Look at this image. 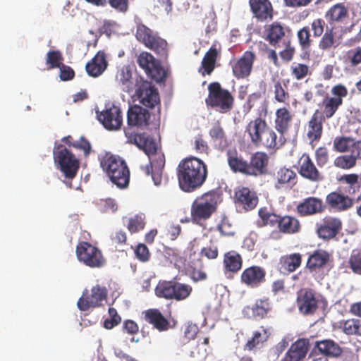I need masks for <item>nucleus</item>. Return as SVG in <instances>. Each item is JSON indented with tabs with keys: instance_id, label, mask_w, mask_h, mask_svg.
<instances>
[{
	"instance_id": "nucleus-52",
	"label": "nucleus",
	"mask_w": 361,
	"mask_h": 361,
	"mask_svg": "<svg viewBox=\"0 0 361 361\" xmlns=\"http://www.w3.org/2000/svg\"><path fill=\"white\" fill-rule=\"evenodd\" d=\"M145 215L139 213L128 219L126 227L130 233H138L142 231L146 224Z\"/></svg>"
},
{
	"instance_id": "nucleus-3",
	"label": "nucleus",
	"mask_w": 361,
	"mask_h": 361,
	"mask_svg": "<svg viewBox=\"0 0 361 361\" xmlns=\"http://www.w3.org/2000/svg\"><path fill=\"white\" fill-rule=\"evenodd\" d=\"M135 37L145 47L154 51L161 58L166 59L169 55V46L166 39L144 24H138L136 28Z\"/></svg>"
},
{
	"instance_id": "nucleus-35",
	"label": "nucleus",
	"mask_w": 361,
	"mask_h": 361,
	"mask_svg": "<svg viewBox=\"0 0 361 361\" xmlns=\"http://www.w3.org/2000/svg\"><path fill=\"white\" fill-rule=\"evenodd\" d=\"M108 62L104 51H98L85 66L87 74L92 77H98L106 69Z\"/></svg>"
},
{
	"instance_id": "nucleus-16",
	"label": "nucleus",
	"mask_w": 361,
	"mask_h": 361,
	"mask_svg": "<svg viewBox=\"0 0 361 361\" xmlns=\"http://www.w3.org/2000/svg\"><path fill=\"white\" fill-rule=\"evenodd\" d=\"M298 171L303 178L311 182L317 183L324 180V175L307 153L302 154L299 159Z\"/></svg>"
},
{
	"instance_id": "nucleus-47",
	"label": "nucleus",
	"mask_w": 361,
	"mask_h": 361,
	"mask_svg": "<svg viewBox=\"0 0 361 361\" xmlns=\"http://www.w3.org/2000/svg\"><path fill=\"white\" fill-rule=\"evenodd\" d=\"M333 145L335 151L343 153L348 152L353 146H358L361 148V140L355 142L354 139L350 137L339 136L335 137Z\"/></svg>"
},
{
	"instance_id": "nucleus-59",
	"label": "nucleus",
	"mask_w": 361,
	"mask_h": 361,
	"mask_svg": "<svg viewBox=\"0 0 361 361\" xmlns=\"http://www.w3.org/2000/svg\"><path fill=\"white\" fill-rule=\"evenodd\" d=\"M314 158L317 162V165L322 168L326 166L329 161V150L326 147H318L314 152Z\"/></svg>"
},
{
	"instance_id": "nucleus-53",
	"label": "nucleus",
	"mask_w": 361,
	"mask_h": 361,
	"mask_svg": "<svg viewBox=\"0 0 361 361\" xmlns=\"http://www.w3.org/2000/svg\"><path fill=\"white\" fill-rule=\"evenodd\" d=\"M290 71V75L296 80H302L311 74L309 66L301 63H293Z\"/></svg>"
},
{
	"instance_id": "nucleus-64",
	"label": "nucleus",
	"mask_w": 361,
	"mask_h": 361,
	"mask_svg": "<svg viewBox=\"0 0 361 361\" xmlns=\"http://www.w3.org/2000/svg\"><path fill=\"white\" fill-rule=\"evenodd\" d=\"M71 145L77 149L82 150L85 157H88L92 151V146L90 142L84 137H81L80 140L74 141Z\"/></svg>"
},
{
	"instance_id": "nucleus-18",
	"label": "nucleus",
	"mask_w": 361,
	"mask_h": 361,
	"mask_svg": "<svg viewBox=\"0 0 361 361\" xmlns=\"http://www.w3.org/2000/svg\"><path fill=\"white\" fill-rule=\"evenodd\" d=\"M97 114L99 121L106 129L116 130L121 128L123 124V116L118 106L113 105Z\"/></svg>"
},
{
	"instance_id": "nucleus-49",
	"label": "nucleus",
	"mask_w": 361,
	"mask_h": 361,
	"mask_svg": "<svg viewBox=\"0 0 361 361\" xmlns=\"http://www.w3.org/2000/svg\"><path fill=\"white\" fill-rule=\"evenodd\" d=\"M338 45L339 42L335 37L333 29L327 28L319 42V48L322 51H329Z\"/></svg>"
},
{
	"instance_id": "nucleus-15",
	"label": "nucleus",
	"mask_w": 361,
	"mask_h": 361,
	"mask_svg": "<svg viewBox=\"0 0 361 361\" xmlns=\"http://www.w3.org/2000/svg\"><path fill=\"white\" fill-rule=\"evenodd\" d=\"M135 93L143 106L150 109L158 106V109H159V94L157 88H156L151 82L147 81L141 82L138 85Z\"/></svg>"
},
{
	"instance_id": "nucleus-44",
	"label": "nucleus",
	"mask_w": 361,
	"mask_h": 361,
	"mask_svg": "<svg viewBox=\"0 0 361 361\" xmlns=\"http://www.w3.org/2000/svg\"><path fill=\"white\" fill-rule=\"evenodd\" d=\"M268 338L269 334L267 330L262 327L261 331L254 332L252 337L244 345V350L252 351L260 349Z\"/></svg>"
},
{
	"instance_id": "nucleus-51",
	"label": "nucleus",
	"mask_w": 361,
	"mask_h": 361,
	"mask_svg": "<svg viewBox=\"0 0 361 361\" xmlns=\"http://www.w3.org/2000/svg\"><path fill=\"white\" fill-rule=\"evenodd\" d=\"M118 81L121 86L123 91L130 93L134 88V83L132 80V73L127 68L121 69L118 75Z\"/></svg>"
},
{
	"instance_id": "nucleus-19",
	"label": "nucleus",
	"mask_w": 361,
	"mask_h": 361,
	"mask_svg": "<svg viewBox=\"0 0 361 361\" xmlns=\"http://www.w3.org/2000/svg\"><path fill=\"white\" fill-rule=\"evenodd\" d=\"M326 210V205L321 198L308 197L303 199L295 208L296 213L302 217L322 214Z\"/></svg>"
},
{
	"instance_id": "nucleus-38",
	"label": "nucleus",
	"mask_w": 361,
	"mask_h": 361,
	"mask_svg": "<svg viewBox=\"0 0 361 361\" xmlns=\"http://www.w3.org/2000/svg\"><path fill=\"white\" fill-rule=\"evenodd\" d=\"M302 264V255L300 253H293L282 256L279 259V271L288 274L295 271L300 267Z\"/></svg>"
},
{
	"instance_id": "nucleus-46",
	"label": "nucleus",
	"mask_w": 361,
	"mask_h": 361,
	"mask_svg": "<svg viewBox=\"0 0 361 361\" xmlns=\"http://www.w3.org/2000/svg\"><path fill=\"white\" fill-rule=\"evenodd\" d=\"M209 135L213 142L219 145V147L227 146V138L225 131L219 121L214 123L209 130Z\"/></svg>"
},
{
	"instance_id": "nucleus-2",
	"label": "nucleus",
	"mask_w": 361,
	"mask_h": 361,
	"mask_svg": "<svg viewBox=\"0 0 361 361\" xmlns=\"http://www.w3.org/2000/svg\"><path fill=\"white\" fill-rule=\"evenodd\" d=\"M99 159L101 168L114 184L119 188L128 185L130 170L124 159L110 152H106Z\"/></svg>"
},
{
	"instance_id": "nucleus-39",
	"label": "nucleus",
	"mask_w": 361,
	"mask_h": 361,
	"mask_svg": "<svg viewBox=\"0 0 361 361\" xmlns=\"http://www.w3.org/2000/svg\"><path fill=\"white\" fill-rule=\"evenodd\" d=\"M226 157L228 164L233 172L240 173L247 176V161L244 159L237 150H228Z\"/></svg>"
},
{
	"instance_id": "nucleus-55",
	"label": "nucleus",
	"mask_w": 361,
	"mask_h": 361,
	"mask_svg": "<svg viewBox=\"0 0 361 361\" xmlns=\"http://www.w3.org/2000/svg\"><path fill=\"white\" fill-rule=\"evenodd\" d=\"M357 163V157L355 155H341L337 157L334 161L336 167L348 170L353 168Z\"/></svg>"
},
{
	"instance_id": "nucleus-25",
	"label": "nucleus",
	"mask_w": 361,
	"mask_h": 361,
	"mask_svg": "<svg viewBox=\"0 0 361 361\" xmlns=\"http://www.w3.org/2000/svg\"><path fill=\"white\" fill-rule=\"evenodd\" d=\"M297 303L302 314H312L318 308L319 299L313 290L302 289L298 293Z\"/></svg>"
},
{
	"instance_id": "nucleus-9",
	"label": "nucleus",
	"mask_w": 361,
	"mask_h": 361,
	"mask_svg": "<svg viewBox=\"0 0 361 361\" xmlns=\"http://www.w3.org/2000/svg\"><path fill=\"white\" fill-rule=\"evenodd\" d=\"M75 254L80 262L90 268H101L106 263L102 250L89 242H79L75 248Z\"/></svg>"
},
{
	"instance_id": "nucleus-41",
	"label": "nucleus",
	"mask_w": 361,
	"mask_h": 361,
	"mask_svg": "<svg viewBox=\"0 0 361 361\" xmlns=\"http://www.w3.org/2000/svg\"><path fill=\"white\" fill-rule=\"evenodd\" d=\"M279 229L283 234L294 235L301 231L302 226L297 217L286 214L281 215Z\"/></svg>"
},
{
	"instance_id": "nucleus-33",
	"label": "nucleus",
	"mask_w": 361,
	"mask_h": 361,
	"mask_svg": "<svg viewBox=\"0 0 361 361\" xmlns=\"http://www.w3.org/2000/svg\"><path fill=\"white\" fill-rule=\"evenodd\" d=\"M274 179L276 180L275 188L279 190L283 187L295 185L297 183L298 177L293 170L281 167L275 173Z\"/></svg>"
},
{
	"instance_id": "nucleus-28",
	"label": "nucleus",
	"mask_w": 361,
	"mask_h": 361,
	"mask_svg": "<svg viewBox=\"0 0 361 361\" xmlns=\"http://www.w3.org/2000/svg\"><path fill=\"white\" fill-rule=\"evenodd\" d=\"M326 202L331 209L341 212L352 208L354 200L341 192L334 191L326 195Z\"/></svg>"
},
{
	"instance_id": "nucleus-60",
	"label": "nucleus",
	"mask_w": 361,
	"mask_h": 361,
	"mask_svg": "<svg viewBox=\"0 0 361 361\" xmlns=\"http://www.w3.org/2000/svg\"><path fill=\"white\" fill-rule=\"evenodd\" d=\"M97 205L102 212H114L117 210L118 206L114 199H100L97 202Z\"/></svg>"
},
{
	"instance_id": "nucleus-21",
	"label": "nucleus",
	"mask_w": 361,
	"mask_h": 361,
	"mask_svg": "<svg viewBox=\"0 0 361 361\" xmlns=\"http://www.w3.org/2000/svg\"><path fill=\"white\" fill-rule=\"evenodd\" d=\"M342 229V221L340 219L326 216L321 224H317V234L319 238L330 240L334 238Z\"/></svg>"
},
{
	"instance_id": "nucleus-48",
	"label": "nucleus",
	"mask_w": 361,
	"mask_h": 361,
	"mask_svg": "<svg viewBox=\"0 0 361 361\" xmlns=\"http://www.w3.org/2000/svg\"><path fill=\"white\" fill-rule=\"evenodd\" d=\"M340 327L348 336H361V319H349L340 322Z\"/></svg>"
},
{
	"instance_id": "nucleus-10",
	"label": "nucleus",
	"mask_w": 361,
	"mask_h": 361,
	"mask_svg": "<svg viewBox=\"0 0 361 361\" xmlns=\"http://www.w3.org/2000/svg\"><path fill=\"white\" fill-rule=\"evenodd\" d=\"M290 29L282 23L275 21L264 26L263 38L273 47L281 48L285 42L290 39Z\"/></svg>"
},
{
	"instance_id": "nucleus-4",
	"label": "nucleus",
	"mask_w": 361,
	"mask_h": 361,
	"mask_svg": "<svg viewBox=\"0 0 361 361\" xmlns=\"http://www.w3.org/2000/svg\"><path fill=\"white\" fill-rule=\"evenodd\" d=\"M218 195L214 192H208L197 197L191 205V219L200 224L211 217L217 207Z\"/></svg>"
},
{
	"instance_id": "nucleus-63",
	"label": "nucleus",
	"mask_w": 361,
	"mask_h": 361,
	"mask_svg": "<svg viewBox=\"0 0 361 361\" xmlns=\"http://www.w3.org/2000/svg\"><path fill=\"white\" fill-rule=\"evenodd\" d=\"M283 49L279 52V56L285 61H290L295 54V48L291 45L290 39L283 44Z\"/></svg>"
},
{
	"instance_id": "nucleus-42",
	"label": "nucleus",
	"mask_w": 361,
	"mask_h": 361,
	"mask_svg": "<svg viewBox=\"0 0 361 361\" xmlns=\"http://www.w3.org/2000/svg\"><path fill=\"white\" fill-rule=\"evenodd\" d=\"M259 220L257 221L259 227L270 226L279 229L281 215L270 212L266 207L260 208L258 210Z\"/></svg>"
},
{
	"instance_id": "nucleus-1",
	"label": "nucleus",
	"mask_w": 361,
	"mask_h": 361,
	"mask_svg": "<svg viewBox=\"0 0 361 361\" xmlns=\"http://www.w3.org/2000/svg\"><path fill=\"white\" fill-rule=\"evenodd\" d=\"M176 175L181 190L192 192L205 183L208 175L207 166L200 159L187 157L179 162Z\"/></svg>"
},
{
	"instance_id": "nucleus-54",
	"label": "nucleus",
	"mask_w": 361,
	"mask_h": 361,
	"mask_svg": "<svg viewBox=\"0 0 361 361\" xmlns=\"http://www.w3.org/2000/svg\"><path fill=\"white\" fill-rule=\"evenodd\" d=\"M338 180L349 185L347 192L350 195H354L360 190L359 176L357 174H345L341 176Z\"/></svg>"
},
{
	"instance_id": "nucleus-57",
	"label": "nucleus",
	"mask_w": 361,
	"mask_h": 361,
	"mask_svg": "<svg viewBox=\"0 0 361 361\" xmlns=\"http://www.w3.org/2000/svg\"><path fill=\"white\" fill-rule=\"evenodd\" d=\"M299 44L302 50H308L312 44L311 35L308 27H303L297 32Z\"/></svg>"
},
{
	"instance_id": "nucleus-17",
	"label": "nucleus",
	"mask_w": 361,
	"mask_h": 361,
	"mask_svg": "<svg viewBox=\"0 0 361 361\" xmlns=\"http://www.w3.org/2000/svg\"><path fill=\"white\" fill-rule=\"evenodd\" d=\"M266 270L257 265L245 268L241 273L240 282L249 288H257L266 281Z\"/></svg>"
},
{
	"instance_id": "nucleus-13",
	"label": "nucleus",
	"mask_w": 361,
	"mask_h": 361,
	"mask_svg": "<svg viewBox=\"0 0 361 361\" xmlns=\"http://www.w3.org/2000/svg\"><path fill=\"white\" fill-rule=\"evenodd\" d=\"M149 164L141 166L142 171L147 176H151L156 185H159L162 180L163 171L165 166V156L161 150L148 156Z\"/></svg>"
},
{
	"instance_id": "nucleus-34",
	"label": "nucleus",
	"mask_w": 361,
	"mask_h": 361,
	"mask_svg": "<svg viewBox=\"0 0 361 361\" xmlns=\"http://www.w3.org/2000/svg\"><path fill=\"white\" fill-rule=\"evenodd\" d=\"M264 117H266V114ZM269 127L266 118H262L260 115L247 123L245 132L248 134L251 143L253 144Z\"/></svg>"
},
{
	"instance_id": "nucleus-62",
	"label": "nucleus",
	"mask_w": 361,
	"mask_h": 361,
	"mask_svg": "<svg viewBox=\"0 0 361 361\" xmlns=\"http://www.w3.org/2000/svg\"><path fill=\"white\" fill-rule=\"evenodd\" d=\"M289 93L283 87L281 82L274 84V99L279 103H286L289 99Z\"/></svg>"
},
{
	"instance_id": "nucleus-37",
	"label": "nucleus",
	"mask_w": 361,
	"mask_h": 361,
	"mask_svg": "<svg viewBox=\"0 0 361 361\" xmlns=\"http://www.w3.org/2000/svg\"><path fill=\"white\" fill-rule=\"evenodd\" d=\"M145 319L159 331H165L170 328L169 320L158 309H149L144 312Z\"/></svg>"
},
{
	"instance_id": "nucleus-23",
	"label": "nucleus",
	"mask_w": 361,
	"mask_h": 361,
	"mask_svg": "<svg viewBox=\"0 0 361 361\" xmlns=\"http://www.w3.org/2000/svg\"><path fill=\"white\" fill-rule=\"evenodd\" d=\"M269 157L264 152H257L252 154L247 161V176L257 177L268 172Z\"/></svg>"
},
{
	"instance_id": "nucleus-29",
	"label": "nucleus",
	"mask_w": 361,
	"mask_h": 361,
	"mask_svg": "<svg viewBox=\"0 0 361 361\" xmlns=\"http://www.w3.org/2000/svg\"><path fill=\"white\" fill-rule=\"evenodd\" d=\"M310 342L307 338H299L292 343L286 353L285 361H300L304 359L309 350Z\"/></svg>"
},
{
	"instance_id": "nucleus-11",
	"label": "nucleus",
	"mask_w": 361,
	"mask_h": 361,
	"mask_svg": "<svg viewBox=\"0 0 361 361\" xmlns=\"http://www.w3.org/2000/svg\"><path fill=\"white\" fill-rule=\"evenodd\" d=\"M137 62L145 70L146 74L157 82L165 80L166 74L160 62L150 53L142 52L137 57Z\"/></svg>"
},
{
	"instance_id": "nucleus-56",
	"label": "nucleus",
	"mask_w": 361,
	"mask_h": 361,
	"mask_svg": "<svg viewBox=\"0 0 361 361\" xmlns=\"http://www.w3.org/2000/svg\"><path fill=\"white\" fill-rule=\"evenodd\" d=\"M63 57L60 51H49L47 54L46 63L48 65V69L59 68L63 64Z\"/></svg>"
},
{
	"instance_id": "nucleus-31",
	"label": "nucleus",
	"mask_w": 361,
	"mask_h": 361,
	"mask_svg": "<svg viewBox=\"0 0 361 361\" xmlns=\"http://www.w3.org/2000/svg\"><path fill=\"white\" fill-rule=\"evenodd\" d=\"M275 116L274 128L281 135L283 136L288 133L291 127L293 116L286 107L278 109Z\"/></svg>"
},
{
	"instance_id": "nucleus-8",
	"label": "nucleus",
	"mask_w": 361,
	"mask_h": 361,
	"mask_svg": "<svg viewBox=\"0 0 361 361\" xmlns=\"http://www.w3.org/2000/svg\"><path fill=\"white\" fill-rule=\"evenodd\" d=\"M332 97L327 94L322 102L319 104L320 108L319 116L324 120L329 119L334 116L338 108L343 104V99L348 94V89L342 84L334 85L331 90Z\"/></svg>"
},
{
	"instance_id": "nucleus-5",
	"label": "nucleus",
	"mask_w": 361,
	"mask_h": 361,
	"mask_svg": "<svg viewBox=\"0 0 361 361\" xmlns=\"http://www.w3.org/2000/svg\"><path fill=\"white\" fill-rule=\"evenodd\" d=\"M54 163L65 178L73 179L75 177L80 167L79 160L75 154L64 145H55L53 149Z\"/></svg>"
},
{
	"instance_id": "nucleus-32",
	"label": "nucleus",
	"mask_w": 361,
	"mask_h": 361,
	"mask_svg": "<svg viewBox=\"0 0 361 361\" xmlns=\"http://www.w3.org/2000/svg\"><path fill=\"white\" fill-rule=\"evenodd\" d=\"M249 4L252 13L259 20L273 18V8L269 0H249Z\"/></svg>"
},
{
	"instance_id": "nucleus-30",
	"label": "nucleus",
	"mask_w": 361,
	"mask_h": 361,
	"mask_svg": "<svg viewBox=\"0 0 361 361\" xmlns=\"http://www.w3.org/2000/svg\"><path fill=\"white\" fill-rule=\"evenodd\" d=\"M314 350L326 357L338 358L343 353V349L332 339H323L314 343Z\"/></svg>"
},
{
	"instance_id": "nucleus-24",
	"label": "nucleus",
	"mask_w": 361,
	"mask_h": 361,
	"mask_svg": "<svg viewBox=\"0 0 361 361\" xmlns=\"http://www.w3.org/2000/svg\"><path fill=\"white\" fill-rule=\"evenodd\" d=\"M235 204L245 212L254 209L258 204L256 192L247 187H239L234 193Z\"/></svg>"
},
{
	"instance_id": "nucleus-20",
	"label": "nucleus",
	"mask_w": 361,
	"mask_h": 361,
	"mask_svg": "<svg viewBox=\"0 0 361 361\" xmlns=\"http://www.w3.org/2000/svg\"><path fill=\"white\" fill-rule=\"evenodd\" d=\"M125 135L128 143L135 145L138 148L142 149L147 156L161 150L155 140L145 133H132L128 130H125Z\"/></svg>"
},
{
	"instance_id": "nucleus-12",
	"label": "nucleus",
	"mask_w": 361,
	"mask_h": 361,
	"mask_svg": "<svg viewBox=\"0 0 361 361\" xmlns=\"http://www.w3.org/2000/svg\"><path fill=\"white\" fill-rule=\"evenodd\" d=\"M108 291L106 287L96 285L91 289V293L87 290L82 293L79 298L77 305L80 310L87 311L90 308L99 307L106 299Z\"/></svg>"
},
{
	"instance_id": "nucleus-7",
	"label": "nucleus",
	"mask_w": 361,
	"mask_h": 361,
	"mask_svg": "<svg viewBox=\"0 0 361 361\" xmlns=\"http://www.w3.org/2000/svg\"><path fill=\"white\" fill-rule=\"evenodd\" d=\"M154 292L158 298L181 301L190 295L192 288L190 285L173 280L160 281L157 283Z\"/></svg>"
},
{
	"instance_id": "nucleus-58",
	"label": "nucleus",
	"mask_w": 361,
	"mask_h": 361,
	"mask_svg": "<svg viewBox=\"0 0 361 361\" xmlns=\"http://www.w3.org/2000/svg\"><path fill=\"white\" fill-rule=\"evenodd\" d=\"M345 62L350 66L356 67L361 63V47H356L348 50L345 56Z\"/></svg>"
},
{
	"instance_id": "nucleus-6",
	"label": "nucleus",
	"mask_w": 361,
	"mask_h": 361,
	"mask_svg": "<svg viewBox=\"0 0 361 361\" xmlns=\"http://www.w3.org/2000/svg\"><path fill=\"white\" fill-rule=\"evenodd\" d=\"M209 94L206 99V104L215 109L221 114L229 112L233 107L234 98L231 92L221 87L217 82H212L208 86Z\"/></svg>"
},
{
	"instance_id": "nucleus-45",
	"label": "nucleus",
	"mask_w": 361,
	"mask_h": 361,
	"mask_svg": "<svg viewBox=\"0 0 361 361\" xmlns=\"http://www.w3.org/2000/svg\"><path fill=\"white\" fill-rule=\"evenodd\" d=\"M252 145L257 147L275 149L277 147V135L270 126Z\"/></svg>"
},
{
	"instance_id": "nucleus-22",
	"label": "nucleus",
	"mask_w": 361,
	"mask_h": 361,
	"mask_svg": "<svg viewBox=\"0 0 361 361\" xmlns=\"http://www.w3.org/2000/svg\"><path fill=\"white\" fill-rule=\"evenodd\" d=\"M332 261L331 255L326 250L317 249L310 255L306 268L310 273H317L327 268Z\"/></svg>"
},
{
	"instance_id": "nucleus-36",
	"label": "nucleus",
	"mask_w": 361,
	"mask_h": 361,
	"mask_svg": "<svg viewBox=\"0 0 361 361\" xmlns=\"http://www.w3.org/2000/svg\"><path fill=\"white\" fill-rule=\"evenodd\" d=\"M325 17L330 24L343 23L348 19V8L343 3H337L328 9Z\"/></svg>"
},
{
	"instance_id": "nucleus-61",
	"label": "nucleus",
	"mask_w": 361,
	"mask_h": 361,
	"mask_svg": "<svg viewBox=\"0 0 361 361\" xmlns=\"http://www.w3.org/2000/svg\"><path fill=\"white\" fill-rule=\"evenodd\" d=\"M348 263L355 274L361 275V250L353 252L349 258Z\"/></svg>"
},
{
	"instance_id": "nucleus-40",
	"label": "nucleus",
	"mask_w": 361,
	"mask_h": 361,
	"mask_svg": "<svg viewBox=\"0 0 361 361\" xmlns=\"http://www.w3.org/2000/svg\"><path fill=\"white\" fill-rule=\"evenodd\" d=\"M221 49H217L214 45L212 46L210 49L205 53L201 63V68L203 71L202 74L204 75H210L215 68L216 63L219 57L220 56Z\"/></svg>"
},
{
	"instance_id": "nucleus-26",
	"label": "nucleus",
	"mask_w": 361,
	"mask_h": 361,
	"mask_svg": "<svg viewBox=\"0 0 361 361\" xmlns=\"http://www.w3.org/2000/svg\"><path fill=\"white\" fill-rule=\"evenodd\" d=\"M324 121L319 116V110L317 109L307 123V137L312 148H314L322 138Z\"/></svg>"
},
{
	"instance_id": "nucleus-27",
	"label": "nucleus",
	"mask_w": 361,
	"mask_h": 361,
	"mask_svg": "<svg viewBox=\"0 0 361 361\" xmlns=\"http://www.w3.org/2000/svg\"><path fill=\"white\" fill-rule=\"evenodd\" d=\"M150 114L148 110L139 106H130L127 112V123L129 126L145 128L149 126Z\"/></svg>"
},
{
	"instance_id": "nucleus-14",
	"label": "nucleus",
	"mask_w": 361,
	"mask_h": 361,
	"mask_svg": "<svg viewBox=\"0 0 361 361\" xmlns=\"http://www.w3.org/2000/svg\"><path fill=\"white\" fill-rule=\"evenodd\" d=\"M256 55L251 51H246L238 59L230 62L233 76L239 79L248 78L252 71Z\"/></svg>"
},
{
	"instance_id": "nucleus-50",
	"label": "nucleus",
	"mask_w": 361,
	"mask_h": 361,
	"mask_svg": "<svg viewBox=\"0 0 361 361\" xmlns=\"http://www.w3.org/2000/svg\"><path fill=\"white\" fill-rule=\"evenodd\" d=\"M271 310V304L269 298L258 299L252 307L254 317L264 318Z\"/></svg>"
},
{
	"instance_id": "nucleus-43",
	"label": "nucleus",
	"mask_w": 361,
	"mask_h": 361,
	"mask_svg": "<svg viewBox=\"0 0 361 361\" xmlns=\"http://www.w3.org/2000/svg\"><path fill=\"white\" fill-rule=\"evenodd\" d=\"M224 266L226 271L237 273L243 266V259L235 251L226 252L224 256Z\"/></svg>"
}]
</instances>
